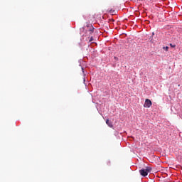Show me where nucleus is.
<instances>
[{"label":"nucleus","instance_id":"423d86ee","mask_svg":"<svg viewBox=\"0 0 182 182\" xmlns=\"http://www.w3.org/2000/svg\"><path fill=\"white\" fill-rule=\"evenodd\" d=\"M169 46H171V48H176V45H173L172 43H170Z\"/></svg>","mask_w":182,"mask_h":182},{"label":"nucleus","instance_id":"f03ea898","mask_svg":"<svg viewBox=\"0 0 182 182\" xmlns=\"http://www.w3.org/2000/svg\"><path fill=\"white\" fill-rule=\"evenodd\" d=\"M87 31H88V32H90V34L93 33V32H95V28L93 27V26L90 23L87 25Z\"/></svg>","mask_w":182,"mask_h":182},{"label":"nucleus","instance_id":"7ed1b4c3","mask_svg":"<svg viewBox=\"0 0 182 182\" xmlns=\"http://www.w3.org/2000/svg\"><path fill=\"white\" fill-rule=\"evenodd\" d=\"M152 103H151V100H150L149 99H146L145 100V103L144 105V107H150L151 106Z\"/></svg>","mask_w":182,"mask_h":182},{"label":"nucleus","instance_id":"9d476101","mask_svg":"<svg viewBox=\"0 0 182 182\" xmlns=\"http://www.w3.org/2000/svg\"><path fill=\"white\" fill-rule=\"evenodd\" d=\"M111 21H112V22H114V19H112Z\"/></svg>","mask_w":182,"mask_h":182},{"label":"nucleus","instance_id":"6e6552de","mask_svg":"<svg viewBox=\"0 0 182 182\" xmlns=\"http://www.w3.org/2000/svg\"><path fill=\"white\" fill-rule=\"evenodd\" d=\"M126 28H127V26H125L124 27H123V29H125Z\"/></svg>","mask_w":182,"mask_h":182},{"label":"nucleus","instance_id":"39448f33","mask_svg":"<svg viewBox=\"0 0 182 182\" xmlns=\"http://www.w3.org/2000/svg\"><path fill=\"white\" fill-rule=\"evenodd\" d=\"M163 49L166 50V52H168V46L163 47Z\"/></svg>","mask_w":182,"mask_h":182},{"label":"nucleus","instance_id":"0eeeda50","mask_svg":"<svg viewBox=\"0 0 182 182\" xmlns=\"http://www.w3.org/2000/svg\"><path fill=\"white\" fill-rule=\"evenodd\" d=\"M89 42H93V36H91L90 40H89Z\"/></svg>","mask_w":182,"mask_h":182},{"label":"nucleus","instance_id":"1a4fd4ad","mask_svg":"<svg viewBox=\"0 0 182 182\" xmlns=\"http://www.w3.org/2000/svg\"><path fill=\"white\" fill-rule=\"evenodd\" d=\"M136 26H137V25H136V24H135V25H134V26L133 27V28H136Z\"/></svg>","mask_w":182,"mask_h":182},{"label":"nucleus","instance_id":"f257e3e1","mask_svg":"<svg viewBox=\"0 0 182 182\" xmlns=\"http://www.w3.org/2000/svg\"><path fill=\"white\" fill-rule=\"evenodd\" d=\"M139 173L142 177H146L149 173H151V168L150 166H146V168L139 170Z\"/></svg>","mask_w":182,"mask_h":182},{"label":"nucleus","instance_id":"20e7f679","mask_svg":"<svg viewBox=\"0 0 182 182\" xmlns=\"http://www.w3.org/2000/svg\"><path fill=\"white\" fill-rule=\"evenodd\" d=\"M106 124H107V126H109V127H113V124L112 123V122H110V120L107 119Z\"/></svg>","mask_w":182,"mask_h":182}]
</instances>
